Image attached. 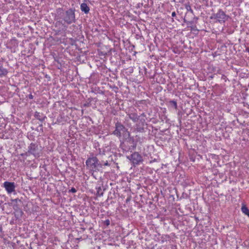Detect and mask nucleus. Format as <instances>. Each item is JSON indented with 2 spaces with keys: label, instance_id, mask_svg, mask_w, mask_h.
Instances as JSON below:
<instances>
[{
  "label": "nucleus",
  "instance_id": "1",
  "mask_svg": "<svg viewBox=\"0 0 249 249\" xmlns=\"http://www.w3.org/2000/svg\"><path fill=\"white\" fill-rule=\"evenodd\" d=\"M75 11L74 8H69L67 10L58 8L56 10L55 16V19L57 20L55 23L56 26L61 23L63 25L65 24L70 25L75 23L76 21Z\"/></svg>",
  "mask_w": 249,
  "mask_h": 249
},
{
  "label": "nucleus",
  "instance_id": "2",
  "mask_svg": "<svg viewBox=\"0 0 249 249\" xmlns=\"http://www.w3.org/2000/svg\"><path fill=\"white\" fill-rule=\"evenodd\" d=\"M86 165L87 169L92 173L100 171L103 167L102 163L100 162L97 158L93 154L86 160Z\"/></svg>",
  "mask_w": 249,
  "mask_h": 249
},
{
  "label": "nucleus",
  "instance_id": "3",
  "mask_svg": "<svg viewBox=\"0 0 249 249\" xmlns=\"http://www.w3.org/2000/svg\"><path fill=\"white\" fill-rule=\"evenodd\" d=\"M113 134L119 138H122L124 139H127L129 136V133L127 129L119 122L116 123L115 129Z\"/></svg>",
  "mask_w": 249,
  "mask_h": 249
},
{
  "label": "nucleus",
  "instance_id": "4",
  "mask_svg": "<svg viewBox=\"0 0 249 249\" xmlns=\"http://www.w3.org/2000/svg\"><path fill=\"white\" fill-rule=\"evenodd\" d=\"M229 18V16L221 9H218L216 13L213 14L211 17V19H215L216 22L221 24L224 23Z\"/></svg>",
  "mask_w": 249,
  "mask_h": 249
},
{
  "label": "nucleus",
  "instance_id": "5",
  "mask_svg": "<svg viewBox=\"0 0 249 249\" xmlns=\"http://www.w3.org/2000/svg\"><path fill=\"white\" fill-rule=\"evenodd\" d=\"M127 158L130 160L134 166L140 164L143 160L141 155L137 152H135L130 156H127Z\"/></svg>",
  "mask_w": 249,
  "mask_h": 249
},
{
  "label": "nucleus",
  "instance_id": "6",
  "mask_svg": "<svg viewBox=\"0 0 249 249\" xmlns=\"http://www.w3.org/2000/svg\"><path fill=\"white\" fill-rule=\"evenodd\" d=\"M136 141H122L120 146L124 151H129L133 150L136 146Z\"/></svg>",
  "mask_w": 249,
  "mask_h": 249
},
{
  "label": "nucleus",
  "instance_id": "7",
  "mask_svg": "<svg viewBox=\"0 0 249 249\" xmlns=\"http://www.w3.org/2000/svg\"><path fill=\"white\" fill-rule=\"evenodd\" d=\"M41 151V146L36 143H31L29 147L28 152L35 156L38 157Z\"/></svg>",
  "mask_w": 249,
  "mask_h": 249
},
{
  "label": "nucleus",
  "instance_id": "8",
  "mask_svg": "<svg viewBox=\"0 0 249 249\" xmlns=\"http://www.w3.org/2000/svg\"><path fill=\"white\" fill-rule=\"evenodd\" d=\"M3 184L8 194H10L15 191L16 185L15 182L5 181Z\"/></svg>",
  "mask_w": 249,
  "mask_h": 249
},
{
  "label": "nucleus",
  "instance_id": "9",
  "mask_svg": "<svg viewBox=\"0 0 249 249\" xmlns=\"http://www.w3.org/2000/svg\"><path fill=\"white\" fill-rule=\"evenodd\" d=\"M14 210H15L14 215L17 220L20 219L23 214V212L20 208L16 209L15 206H13Z\"/></svg>",
  "mask_w": 249,
  "mask_h": 249
},
{
  "label": "nucleus",
  "instance_id": "10",
  "mask_svg": "<svg viewBox=\"0 0 249 249\" xmlns=\"http://www.w3.org/2000/svg\"><path fill=\"white\" fill-rule=\"evenodd\" d=\"M35 117L37 120H39L41 122H43L45 119H46V116H45L42 113L35 112Z\"/></svg>",
  "mask_w": 249,
  "mask_h": 249
},
{
  "label": "nucleus",
  "instance_id": "11",
  "mask_svg": "<svg viewBox=\"0 0 249 249\" xmlns=\"http://www.w3.org/2000/svg\"><path fill=\"white\" fill-rule=\"evenodd\" d=\"M8 73V70L3 67L2 63L0 62V77L6 76Z\"/></svg>",
  "mask_w": 249,
  "mask_h": 249
},
{
  "label": "nucleus",
  "instance_id": "12",
  "mask_svg": "<svg viewBox=\"0 0 249 249\" xmlns=\"http://www.w3.org/2000/svg\"><path fill=\"white\" fill-rule=\"evenodd\" d=\"M80 9L86 14H88L89 12V7L86 3H82L80 5Z\"/></svg>",
  "mask_w": 249,
  "mask_h": 249
},
{
  "label": "nucleus",
  "instance_id": "13",
  "mask_svg": "<svg viewBox=\"0 0 249 249\" xmlns=\"http://www.w3.org/2000/svg\"><path fill=\"white\" fill-rule=\"evenodd\" d=\"M128 115L129 116V119H131L134 123L137 122L139 119V116H138V115L135 113H131L128 114Z\"/></svg>",
  "mask_w": 249,
  "mask_h": 249
},
{
  "label": "nucleus",
  "instance_id": "14",
  "mask_svg": "<svg viewBox=\"0 0 249 249\" xmlns=\"http://www.w3.org/2000/svg\"><path fill=\"white\" fill-rule=\"evenodd\" d=\"M241 211L243 213L249 217V210L245 205H243L242 206Z\"/></svg>",
  "mask_w": 249,
  "mask_h": 249
},
{
  "label": "nucleus",
  "instance_id": "15",
  "mask_svg": "<svg viewBox=\"0 0 249 249\" xmlns=\"http://www.w3.org/2000/svg\"><path fill=\"white\" fill-rule=\"evenodd\" d=\"M97 189V193L96 195L98 196H101L103 195V191H102V189L101 187H99L98 188H96Z\"/></svg>",
  "mask_w": 249,
  "mask_h": 249
},
{
  "label": "nucleus",
  "instance_id": "16",
  "mask_svg": "<svg viewBox=\"0 0 249 249\" xmlns=\"http://www.w3.org/2000/svg\"><path fill=\"white\" fill-rule=\"evenodd\" d=\"M170 105H171L172 106H173L175 109H177V102L174 101V100H172V101H170L169 102Z\"/></svg>",
  "mask_w": 249,
  "mask_h": 249
},
{
  "label": "nucleus",
  "instance_id": "17",
  "mask_svg": "<svg viewBox=\"0 0 249 249\" xmlns=\"http://www.w3.org/2000/svg\"><path fill=\"white\" fill-rule=\"evenodd\" d=\"M212 69L213 72H214L215 73H220V70L217 69L216 68H214L213 66H212Z\"/></svg>",
  "mask_w": 249,
  "mask_h": 249
},
{
  "label": "nucleus",
  "instance_id": "18",
  "mask_svg": "<svg viewBox=\"0 0 249 249\" xmlns=\"http://www.w3.org/2000/svg\"><path fill=\"white\" fill-rule=\"evenodd\" d=\"M100 162L102 163L103 166H109V164L108 163V161L106 160V161H104L103 160L100 161Z\"/></svg>",
  "mask_w": 249,
  "mask_h": 249
},
{
  "label": "nucleus",
  "instance_id": "19",
  "mask_svg": "<svg viewBox=\"0 0 249 249\" xmlns=\"http://www.w3.org/2000/svg\"><path fill=\"white\" fill-rule=\"evenodd\" d=\"M69 192L72 193H75L77 192V190L75 188L72 187L71 188V189L69 190Z\"/></svg>",
  "mask_w": 249,
  "mask_h": 249
},
{
  "label": "nucleus",
  "instance_id": "20",
  "mask_svg": "<svg viewBox=\"0 0 249 249\" xmlns=\"http://www.w3.org/2000/svg\"><path fill=\"white\" fill-rule=\"evenodd\" d=\"M104 224L106 226H108L110 224V220L109 219H107L104 221Z\"/></svg>",
  "mask_w": 249,
  "mask_h": 249
},
{
  "label": "nucleus",
  "instance_id": "21",
  "mask_svg": "<svg viewBox=\"0 0 249 249\" xmlns=\"http://www.w3.org/2000/svg\"><path fill=\"white\" fill-rule=\"evenodd\" d=\"M12 201L13 202L18 203V201L20 202L21 201L18 198H16V199H12Z\"/></svg>",
  "mask_w": 249,
  "mask_h": 249
},
{
  "label": "nucleus",
  "instance_id": "22",
  "mask_svg": "<svg viewBox=\"0 0 249 249\" xmlns=\"http://www.w3.org/2000/svg\"><path fill=\"white\" fill-rule=\"evenodd\" d=\"M190 27L191 31H198V30L196 28V26H191Z\"/></svg>",
  "mask_w": 249,
  "mask_h": 249
},
{
  "label": "nucleus",
  "instance_id": "23",
  "mask_svg": "<svg viewBox=\"0 0 249 249\" xmlns=\"http://www.w3.org/2000/svg\"><path fill=\"white\" fill-rule=\"evenodd\" d=\"M28 97H29V98L30 99H33L34 98V96L32 94H29Z\"/></svg>",
  "mask_w": 249,
  "mask_h": 249
},
{
  "label": "nucleus",
  "instance_id": "24",
  "mask_svg": "<svg viewBox=\"0 0 249 249\" xmlns=\"http://www.w3.org/2000/svg\"><path fill=\"white\" fill-rule=\"evenodd\" d=\"M176 12H173L172 13V16L173 17H175V16H176Z\"/></svg>",
  "mask_w": 249,
  "mask_h": 249
},
{
  "label": "nucleus",
  "instance_id": "25",
  "mask_svg": "<svg viewBox=\"0 0 249 249\" xmlns=\"http://www.w3.org/2000/svg\"><path fill=\"white\" fill-rule=\"evenodd\" d=\"M157 161V159H154L153 160H151V161H150V163H152V162H156Z\"/></svg>",
  "mask_w": 249,
  "mask_h": 249
},
{
  "label": "nucleus",
  "instance_id": "26",
  "mask_svg": "<svg viewBox=\"0 0 249 249\" xmlns=\"http://www.w3.org/2000/svg\"><path fill=\"white\" fill-rule=\"evenodd\" d=\"M246 52L249 53V47H247L246 48Z\"/></svg>",
  "mask_w": 249,
  "mask_h": 249
},
{
  "label": "nucleus",
  "instance_id": "27",
  "mask_svg": "<svg viewBox=\"0 0 249 249\" xmlns=\"http://www.w3.org/2000/svg\"><path fill=\"white\" fill-rule=\"evenodd\" d=\"M209 77H210L211 79H213V77H214V75H210V76H209Z\"/></svg>",
  "mask_w": 249,
  "mask_h": 249
},
{
  "label": "nucleus",
  "instance_id": "28",
  "mask_svg": "<svg viewBox=\"0 0 249 249\" xmlns=\"http://www.w3.org/2000/svg\"><path fill=\"white\" fill-rule=\"evenodd\" d=\"M2 231V228L1 226H0V232H1Z\"/></svg>",
  "mask_w": 249,
  "mask_h": 249
},
{
  "label": "nucleus",
  "instance_id": "29",
  "mask_svg": "<svg viewBox=\"0 0 249 249\" xmlns=\"http://www.w3.org/2000/svg\"><path fill=\"white\" fill-rule=\"evenodd\" d=\"M191 160H192L193 161H195V160L193 159V158H191Z\"/></svg>",
  "mask_w": 249,
  "mask_h": 249
},
{
  "label": "nucleus",
  "instance_id": "30",
  "mask_svg": "<svg viewBox=\"0 0 249 249\" xmlns=\"http://www.w3.org/2000/svg\"><path fill=\"white\" fill-rule=\"evenodd\" d=\"M14 206L16 207V209L19 208L17 205H14Z\"/></svg>",
  "mask_w": 249,
  "mask_h": 249
},
{
  "label": "nucleus",
  "instance_id": "31",
  "mask_svg": "<svg viewBox=\"0 0 249 249\" xmlns=\"http://www.w3.org/2000/svg\"><path fill=\"white\" fill-rule=\"evenodd\" d=\"M144 113H142V115H143V116H144Z\"/></svg>",
  "mask_w": 249,
  "mask_h": 249
}]
</instances>
